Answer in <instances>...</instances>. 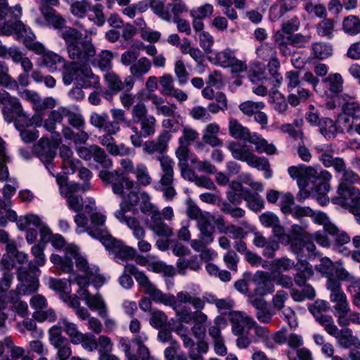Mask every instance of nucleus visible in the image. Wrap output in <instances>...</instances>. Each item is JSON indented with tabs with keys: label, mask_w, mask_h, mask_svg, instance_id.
Returning <instances> with one entry per match:
<instances>
[{
	"label": "nucleus",
	"mask_w": 360,
	"mask_h": 360,
	"mask_svg": "<svg viewBox=\"0 0 360 360\" xmlns=\"http://www.w3.org/2000/svg\"><path fill=\"white\" fill-rule=\"evenodd\" d=\"M61 142V139H53L50 141L48 138L42 137L33 146V151L41 161L50 163L56 156V150Z\"/></svg>",
	"instance_id": "obj_17"
},
{
	"label": "nucleus",
	"mask_w": 360,
	"mask_h": 360,
	"mask_svg": "<svg viewBox=\"0 0 360 360\" xmlns=\"http://www.w3.org/2000/svg\"><path fill=\"white\" fill-rule=\"evenodd\" d=\"M326 288L330 291V301L334 304L335 316L342 314L349 307L347 295L341 288L340 281L335 277H329L326 282Z\"/></svg>",
	"instance_id": "obj_13"
},
{
	"label": "nucleus",
	"mask_w": 360,
	"mask_h": 360,
	"mask_svg": "<svg viewBox=\"0 0 360 360\" xmlns=\"http://www.w3.org/2000/svg\"><path fill=\"white\" fill-rule=\"evenodd\" d=\"M342 29L350 35L360 33V18L353 15L345 17L342 21Z\"/></svg>",
	"instance_id": "obj_50"
},
{
	"label": "nucleus",
	"mask_w": 360,
	"mask_h": 360,
	"mask_svg": "<svg viewBox=\"0 0 360 360\" xmlns=\"http://www.w3.org/2000/svg\"><path fill=\"white\" fill-rule=\"evenodd\" d=\"M151 68V61L146 57H141L130 66L131 75L129 77H132L134 80L135 79L142 80L143 76L150 72Z\"/></svg>",
	"instance_id": "obj_33"
},
{
	"label": "nucleus",
	"mask_w": 360,
	"mask_h": 360,
	"mask_svg": "<svg viewBox=\"0 0 360 360\" xmlns=\"http://www.w3.org/2000/svg\"><path fill=\"white\" fill-rule=\"evenodd\" d=\"M78 344H81L83 349L88 352H93L98 348L97 339L91 333H83L75 343V345Z\"/></svg>",
	"instance_id": "obj_62"
},
{
	"label": "nucleus",
	"mask_w": 360,
	"mask_h": 360,
	"mask_svg": "<svg viewBox=\"0 0 360 360\" xmlns=\"http://www.w3.org/2000/svg\"><path fill=\"white\" fill-rule=\"evenodd\" d=\"M308 309L316 320L324 328L326 331L333 329L332 327L334 323L333 318L330 316L322 314L323 311H326L328 309V304L326 301L321 300H316L309 306Z\"/></svg>",
	"instance_id": "obj_22"
},
{
	"label": "nucleus",
	"mask_w": 360,
	"mask_h": 360,
	"mask_svg": "<svg viewBox=\"0 0 360 360\" xmlns=\"http://www.w3.org/2000/svg\"><path fill=\"white\" fill-rule=\"evenodd\" d=\"M234 51L230 49H226L216 54L215 59L217 63L224 68H228L236 58Z\"/></svg>",
	"instance_id": "obj_63"
},
{
	"label": "nucleus",
	"mask_w": 360,
	"mask_h": 360,
	"mask_svg": "<svg viewBox=\"0 0 360 360\" xmlns=\"http://www.w3.org/2000/svg\"><path fill=\"white\" fill-rule=\"evenodd\" d=\"M244 200L249 208L255 212L259 211L264 207V200L257 193H253L249 189L244 192Z\"/></svg>",
	"instance_id": "obj_47"
},
{
	"label": "nucleus",
	"mask_w": 360,
	"mask_h": 360,
	"mask_svg": "<svg viewBox=\"0 0 360 360\" xmlns=\"http://www.w3.org/2000/svg\"><path fill=\"white\" fill-rule=\"evenodd\" d=\"M295 268L297 272L294 275L293 279L297 286L302 287L313 276L314 271L312 266L305 260L300 261Z\"/></svg>",
	"instance_id": "obj_32"
},
{
	"label": "nucleus",
	"mask_w": 360,
	"mask_h": 360,
	"mask_svg": "<svg viewBox=\"0 0 360 360\" xmlns=\"http://www.w3.org/2000/svg\"><path fill=\"white\" fill-rule=\"evenodd\" d=\"M252 243L258 248H264L262 255L264 257L272 259L275 257V252L279 249V243L274 239H268L259 231L253 233Z\"/></svg>",
	"instance_id": "obj_25"
},
{
	"label": "nucleus",
	"mask_w": 360,
	"mask_h": 360,
	"mask_svg": "<svg viewBox=\"0 0 360 360\" xmlns=\"http://www.w3.org/2000/svg\"><path fill=\"white\" fill-rule=\"evenodd\" d=\"M171 139L172 134L168 131H162L156 139L142 142L143 151L149 155L156 153L158 155H164Z\"/></svg>",
	"instance_id": "obj_19"
},
{
	"label": "nucleus",
	"mask_w": 360,
	"mask_h": 360,
	"mask_svg": "<svg viewBox=\"0 0 360 360\" xmlns=\"http://www.w3.org/2000/svg\"><path fill=\"white\" fill-rule=\"evenodd\" d=\"M86 304L92 310H97L98 315L102 318H105L107 316V307L101 295L96 294L91 295L86 300Z\"/></svg>",
	"instance_id": "obj_46"
},
{
	"label": "nucleus",
	"mask_w": 360,
	"mask_h": 360,
	"mask_svg": "<svg viewBox=\"0 0 360 360\" xmlns=\"http://www.w3.org/2000/svg\"><path fill=\"white\" fill-rule=\"evenodd\" d=\"M274 108L280 114H283L288 108V103L284 96L278 91H273L270 95Z\"/></svg>",
	"instance_id": "obj_59"
},
{
	"label": "nucleus",
	"mask_w": 360,
	"mask_h": 360,
	"mask_svg": "<svg viewBox=\"0 0 360 360\" xmlns=\"http://www.w3.org/2000/svg\"><path fill=\"white\" fill-rule=\"evenodd\" d=\"M110 114L112 117V121L109 120L107 113L92 112L89 117V122L93 127L103 129L105 132L98 137V141L110 155L113 156L129 155L131 153V149L124 143L117 144L113 136L120 131V125L124 124L131 130L129 139L135 148L142 146L143 137L140 133V129L127 117L123 109L112 108Z\"/></svg>",
	"instance_id": "obj_1"
},
{
	"label": "nucleus",
	"mask_w": 360,
	"mask_h": 360,
	"mask_svg": "<svg viewBox=\"0 0 360 360\" xmlns=\"http://www.w3.org/2000/svg\"><path fill=\"white\" fill-rule=\"evenodd\" d=\"M103 6L101 4L92 5L89 0L76 1L71 4V13L79 18H84L89 11H93L94 17L92 19L98 26H102L105 22L103 13Z\"/></svg>",
	"instance_id": "obj_12"
},
{
	"label": "nucleus",
	"mask_w": 360,
	"mask_h": 360,
	"mask_svg": "<svg viewBox=\"0 0 360 360\" xmlns=\"http://www.w3.org/2000/svg\"><path fill=\"white\" fill-rule=\"evenodd\" d=\"M175 298L176 307L174 309L180 324L193 321L205 306V302L202 298L188 292H179Z\"/></svg>",
	"instance_id": "obj_3"
},
{
	"label": "nucleus",
	"mask_w": 360,
	"mask_h": 360,
	"mask_svg": "<svg viewBox=\"0 0 360 360\" xmlns=\"http://www.w3.org/2000/svg\"><path fill=\"white\" fill-rule=\"evenodd\" d=\"M139 123L140 124V133L143 138L153 136L155 134L157 121L154 116L149 115V117L139 122Z\"/></svg>",
	"instance_id": "obj_54"
},
{
	"label": "nucleus",
	"mask_w": 360,
	"mask_h": 360,
	"mask_svg": "<svg viewBox=\"0 0 360 360\" xmlns=\"http://www.w3.org/2000/svg\"><path fill=\"white\" fill-rule=\"evenodd\" d=\"M127 212L119 210L115 213V217L133 231V235L136 239L143 238L146 235L143 227L141 226L139 221L136 217L126 216L125 213Z\"/></svg>",
	"instance_id": "obj_28"
},
{
	"label": "nucleus",
	"mask_w": 360,
	"mask_h": 360,
	"mask_svg": "<svg viewBox=\"0 0 360 360\" xmlns=\"http://www.w3.org/2000/svg\"><path fill=\"white\" fill-rule=\"evenodd\" d=\"M294 217L300 219L304 217L314 218L319 222H322L326 219V215L322 213H316L309 207H302L297 205L293 207L290 213Z\"/></svg>",
	"instance_id": "obj_43"
},
{
	"label": "nucleus",
	"mask_w": 360,
	"mask_h": 360,
	"mask_svg": "<svg viewBox=\"0 0 360 360\" xmlns=\"http://www.w3.org/2000/svg\"><path fill=\"white\" fill-rule=\"evenodd\" d=\"M160 94L167 97H173L179 103L187 101L188 96L186 92L175 88L174 79L170 74H164L159 77Z\"/></svg>",
	"instance_id": "obj_18"
},
{
	"label": "nucleus",
	"mask_w": 360,
	"mask_h": 360,
	"mask_svg": "<svg viewBox=\"0 0 360 360\" xmlns=\"http://www.w3.org/2000/svg\"><path fill=\"white\" fill-rule=\"evenodd\" d=\"M7 353L6 360H34V359L27 354H25V350L22 347L15 346L11 340H5Z\"/></svg>",
	"instance_id": "obj_38"
},
{
	"label": "nucleus",
	"mask_w": 360,
	"mask_h": 360,
	"mask_svg": "<svg viewBox=\"0 0 360 360\" xmlns=\"http://www.w3.org/2000/svg\"><path fill=\"white\" fill-rule=\"evenodd\" d=\"M70 58L82 63H88L96 55L95 48L89 40L77 41L67 49Z\"/></svg>",
	"instance_id": "obj_16"
},
{
	"label": "nucleus",
	"mask_w": 360,
	"mask_h": 360,
	"mask_svg": "<svg viewBox=\"0 0 360 360\" xmlns=\"http://www.w3.org/2000/svg\"><path fill=\"white\" fill-rule=\"evenodd\" d=\"M333 328L331 330H326V332L335 337L338 344L344 348H350L354 347L356 349H360V340L352 335V332L349 328L339 330L338 326L333 323Z\"/></svg>",
	"instance_id": "obj_20"
},
{
	"label": "nucleus",
	"mask_w": 360,
	"mask_h": 360,
	"mask_svg": "<svg viewBox=\"0 0 360 360\" xmlns=\"http://www.w3.org/2000/svg\"><path fill=\"white\" fill-rule=\"evenodd\" d=\"M92 158L94 160L101 165L104 168V170L108 171L112 167V161L108 158L105 151L100 146L95 145L93 150Z\"/></svg>",
	"instance_id": "obj_48"
},
{
	"label": "nucleus",
	"mask_w": 360,
	"mask_h": 360,
	"mask_svg": "<svg viewBox=\"0 0 360 360\" xmlns=\"http://www.w3.org/2000/svg\"><path fill=\"white\" fill-rule=\"evenodd\" d=\"M152 104L154 105L157 115L164 117H178L176 112V105L174 103L166 104L164 98L158 95H151L149 97Z\"/></svg>",
	"instance_id": "obj_29"
},
{
	"label": "nucleus",
	"mask_w": 360,
	"mask_h": 360,
	"mask_svg": "<svg viewBox=\"0 0 360 360\" xmlns=\"http://www.w3.org/2000/svg\"><path fill=\"white\" fill-rule=\"evenodd\" d=\"M89 234L92 237L98 239L105 248L108 250L111 251L112 253H114L115 250L117 249L120 242L122 241L115 238L112 235L108 233L107 230L105 231L96 232L91 228L89 231Z\"/></svg>",
	"instance_id": "obj_34"
},
{
	"label": "nucleus",
	"mask_w": 360,
	"mask_h": 360,
	"mask_svg": "<svg viewBox=\"0 0 360 360\" xmlns=\"http://www.w3.org/2000/svg\"><path fill=\"white\" fill-rule=\"evenodd\" d=\"M60 37L66 44V49L82 39V33L77 29L72 27H65L60 30Z\"/></svg>",
	"instance_id": "obj_42"
},
{
	"label": "nucleus",
	"mask_w": 360,
	"mask_h": 360,
	"mask_svg": "<svg viewBox=\"0 0 360 360\" xmlns=\"http://www.w3.org/2000/svg\"><path fill=\"white\" fill-rule=\"evenodd\" d=\"M253 281L257 285L255 292L259 295L271 294L275 290V285L270 278L269 273L267 271H257L253 276Z\"/></svg>",
	"instance_id": "obj_27"
},
{
	"label": "nucleus",
	"mask_w": 360,
	"mask_h": 360,
	"mask_svg": "<svg viewBox=\"0 0 360 360\" xmlns=\"http://www.w3.org/2000/svg\"><path fill=\"white\" fill-rule=\"evenodd\" d=\"M148 1L155 14L167 22L172 21V13L165 8L166 0H148Z\"/></svg>",
	"instance_id": "obj_45"
},
{
	"label": "nucleus",
	"mask_w": 360,
	"mask_h": 360,
	"mask_svg": "<svg viewBox=\"0 0 360 360\" xmlns=\"http://www.w3.org/2000/svg\"><path fill=\"white\" fill-rule=\"evenodd\" d=\"M319 130L327 139L334 138L337 133L336 126L334 121L328 117L321 118L319 122Z\"/></svg>",
	"instance_id": "obj_56"
},
{
	"label": "nucleus",
	"mask_w": 360,
	"mask_h": 360,
	"mask_svg": "<svg viewBox=\"0 0 360 360\" xmlns=\"http://www.w3.org/2000/svg\"><path fill=\"white\" fill-rule=\"evenodd\" d=\"M188 146L185 144H179L175 151V155L178 160V166L182 176H185L187 172L189 173L188 161L191 150Z\"/></svg>",
	"instance_id": "obj_36"
},
{
	"label": "nucleus",
	"mask_w": 360,
	"mask_h": 360,
	"mask_svg": "<svg viewBox=\"0 0 360 360\" xmlns=\"http://www.w3.org/2000/svg\"><path fill=\"white\" fill-rule=\"evenodd\" d=\"M116 257L122 260L133 259L136 256V250L132 247L126 245L122 241L113 253Z\"/></svg>",
	"instance_id": "obj_61"
},
{
	"label": "nucleus",
	"mask_w": 360,
	"mask_h": 360,
	"mask_svg": "<svg viewBox=\"0 0 360 360\" xmlns=\"http://www.w3.org/2000/svg\"><path fill=\"white\" fill-rule=\"evenodd\" d=\"M62 325L64 331L68 335L70 342L75 345L76 340L82 336V333L79 331L75 323L68 321L67 319H62L59 321Z\"/></svg>",
	"instance_id": "obj_57"
},
{
	"label": "nucleus",
	"mask_w": 360,
	"mask_h": 360,
	"mask_svg": "<svg viewBox=\"0 0 360 360\" xmlns=\"http://www.w3.org/2000/svg\"><path fill=\"white\" fill-rule=\"evenodd\" d=\"M350 312V308L342 314L338 315L337 321L339 326L346 327L350 323L360 325V313L357 311Z\"/></svg>",
	"instance_id": "obj_52"
},
{
	"label": "nucleus",
	"mask_w": 360,
	"mask_h": 360,
	"mask_svg": "<svg viewBox=\"0 0 360 360\" xmlns=\"http://www.w3.org/2000/svg\"><path fill=\"white\" fill-rule=\"evenodd\" d=\"M112 53L110 51L103 50L94 59V63L96 64L102 71L108 72L112 68Z\"/></svg>",
	"instance_id": "obj_53"
},
{
	"label": "nucleus",
	"mask_w": 360,
	"mask_h": 360,
	"mask_svg": "<svg viewBox=\"0 0 360 360\" xmlns=\"http://www.w3.org/2000/svg\"><path fill=\"white\" fill-rule=\"evenodd\" d=\"M23 111L22 105L17 98H13L10 102L4 106L2 113L5 120L8 122H12Z\"/></svg>",
	"instance_id": "obj_37"
},
{
	"label": "nucleus",
	"mask_w": 360,
	"mask_h": 360,
	"mask_svg": "<svg viewBox=\"0 0 360 360\" xmlns=\"http://www.w3.org/2000/svg\"><path fill=\"white\" fill-rule=\"evenodd\" d=\"M50 344L57 350L58 360H68L72 355V348L68 340L63 336L62 328L53 326L49 330Z\"/></svg>",
	"instance_id": "obj_14"
},
{
	"label": "nucleus",
	"mask_w": 360,
	"mask_h": 360,
	"mask_svg": "<svg viewBox=\"0 0 360 360\" xmlns=\"http://www.w3.org/2000/svg\"><path fill=\"white\" fill-rule=\"evenodd\" d=\"M199 138V133L193 128L183 125L182 126V135L179 138V144H185L191 146L193 143L196 141Z\"/></svg>",
	"instance_id": "obj_55"
},
{
	"label": "nucleus",
	"mask_w": 360,
	"mask_h": 360,
	"mask_svg": "<svg viewBox=\"0 0 360 360\" xmlns=\"http://www.w3.org/2000/svg\"><path fill=\"white\" fill-rule=\"evenodd\" d=\"M176 267L179 274L185 275L188 269L197 271L201 268V263L197 255L189 259L179 258L176 262Z\"/></svg>",
	"instance_id": "obj_39"
},
{
	"label": "nucleus",
	"mask_w": 360,
	"mask_h": 360,
	"mask_svg": "<svg viewBox=\"0 0 360 360\" xmlns=\"http://www.w3.org/2000/svg\"><path fill=\"white\" fill-rule=\"evenodd\" d=\"M339 196L332 198L334 204L360 210V190L354 186H345L339 184L338 188Z\"/></svg>",
	"instance_id": "obj_15"
},
{
	"label": "nucleus",
	"mask_w": 360,
	"mask_h": 360,
	"mask_svg": "<svg viewBox=\"0 0 360 360\" xmlns=\"http://www.w3.org/2000/svg\"><path fill=\"white\" fill-rule=\"evenodd\" d=\"M227 148L231 151L234 159L245 162L249 166L263 171L266 179L271 176L269 160L265 157L256 155L248 145L231 141L229 143Z\"/></svg>",
	"instance_id": "obj_4"
},
{
	"label": "nucleus",
	"mask_w": 360,
	"mask_h": 360,
	"mask_svg": "<svg viewBox=\"0 0 360 360\" xmlns=\"http://www.w3.org/2000/svg\"><path fill=\"white\" fill-rule=\"evenodd\" d=\"M40 270L32 262L28 264V267L20 266L18 269L17 277L20 282L18 290L22 295H30L38 290V276Z\"/></svg>",
	"instance_id": "obj_11"
},
{
	"label": "nucleus",
	"mask_w": 360,
	"mask_h": 360,
	"mask_svg": "<svg viewBox=\"0 0 360 360\" xmlns=\"http://www.w3.org/2000/svg\"><path fill=\"white\" fill-rule=\"evenodd\" d=\"M99 178L105 184H110L113 193L123 198L120 210L130 211L131 207L138 205L141 193L134 190L136 182L123 172L118 170L112 172L101 170L98 174Z\"/></svg>",
	"instance_id": "obj_2"
},
{
	"label": "nucleus",
	"mask_w": 360,
	"mask_h": 360,
	"mask_svg": "<svg viewBox=\"0 0 360 360\" xmlns=\"http://www.w3.org/2000/svg\"><path fill=\"white\" fill-rule=\"evenodd\" d=\"M79 72V63L71 62L68 65L64 64V71L63 72V81L65 84H70L75 78H76Z\"/></svg>",
	"instance_id": "obj_60"
},
{
	"label": "nucleus",
	"mask_w": 360,
	"mask_h": 360,
	"mask_svg": "<svg viewBox=\"0 0 360 360\" xmlns=\"http://www.w3.org/2000/svg\"><path fill=\"white\" fill-rule=\"evenodd\" d=\"M146 224L147 227L158 236L170 238L174 235L172 229L165 223L160 211H155L153 216L146 220Z\"/></svg>",
	"instance_id": "obj_23"
},
{
	"label": "nucleus",
	"mask_w": 360,
	"mask_h": 360,
	"mask_svg": "<svg viewBox=\"0 0 360 360\" xmlns=\"http://www.w3.org/2000/svg\"><path fill=\"white\" fill-rule=\"evenodd\" d=\"M157 159L160 162L162 171L158 189L167 200H172L176 195L174 186V162L168 155H158Z\"/></svg>",
	"instance_id": "obj_9"
},
{
	"label": "nucleus",
	"mask_w": 360,
	"mask_h": 360,
	"mask_svg": "<svg viewBox=\"0 0 360 360\" xmlns=\"http://www.w3.org/2000/svg\"><path fill=\"white\" fill-rule=\"evenodd\" d=\"M91 184L89 183L65 184L60 186V193L66 199L68 207L76 213L81 212L84 207V200L79 192L84 193L91 190Z\"/></svg>",
	"instance_id": "obj_10"
},
{
	"label": "nucleus",
	"mask_w": 360,
	"mask_h": 360,
	"mask_svg": "<svg viewBox=\"0 0 360 360\" xmlns=\"http://www.w3.org/2000/svg\"><path fill=\"white\" fill-rule=\"evenodd\" d=\"M184 346L188 347V356L191 360H205L202 354L209 350V344L205 340L195 342L188 334L181 338Z\"/></svg>",
	"instance_id": "obj_21"
},
{
	"label": "nucleus",
	"mask_w": 360,
	"mask_h": 360,
	"mask_svg": "<svg viewBox=\"0 0 360 360\" xmlns=\"http://www.w3.org/2000/svg\"><path fill=\"white\" fill-rule=\"evenodd\" d=\"M333 54V47L325 42H315L311 45V56L318 60H325Z\"/></svg>",
	"instance_id": "obj_41"
},
{
	"label": "nucleus",
	"mask_w": 360,
	"mask_h": 360,
	"mask_svg": "<svg viewBox=\"0 0 360 360\" xmlns=\"http://www.w3.org/2000/svg\"><path fill=\"white\" fill-rule=\"evenodd\" d=\"M0 84L7 88H18V82L8 74V67L5 62L0 60Z\"/></svg>",
	"instance_id": "obj_58"
},
{
	"label": "nucleus",
	"mask_w": 360,
	"mask_h": 360,
	"mask_svg": "<svg viewBox=\"0 0 360 360\" xmlns=\"http://www.w3.org/2000/svg\"><path fill=\"white\" fill-rule=\"evenodd\" d=\"M108 87L114 93H118L125 88L126 91H129L134 87L135 82L132 77H127L124 82L114 72H108L104 75Z\"/></svg>",
	"instance_id": "obj_26"
},
{
	"label": "nucleus",
	"mask_w": 360,
	"mask_h": 360,
	"mask_svg": "<svg viewBox=\"0 0 360 360\" xmlns=\"http://www.w3.org/2000/svg\"><path fill=\"white\" fill-rule=\"evenodd\" d=\"M197 223L198 228L200 230V238L205 239L207 243H212L214 227L212 225L209 217H206Z\"/></svg>",
	"instance_id": "obj_44"
},
{
	"label": "nucleus",
	"mask_w": 360,
	"mask_h": 360,
	"mask_svg": "<svg viewBox=\"0 0 360 360\" xmlns=\"http://www.w3.org/2000/svg\"><path fill=\"white\" fill-rule=\"evenodd\" d=\"M127 271L131 273L139 285L141 291L148 295L153 301L162 303L175 309L176 298L174 295L164 294L150 282L143 272L139 271L135 265L134 266H128Z\"/></svg>",
	"instance_id": "obj_6"
},
{
	"label": "nucleus",
	"mask_w": 360,
	"mask_h": 360,
	"mask_svg": "<svg viewBox=\"0 0 360 360\" xmlns=\"http://www.w3.org/2000/svg\"><path fill=\"white\" fill-rule=\"evenodd\" d=\"M220 127L217 123H210L206 125L202 136V141L212 147H218L223 145V141L218 137Z\"/></svg>",
	"instance_id": "obj_30"
},
{
	"label": "nucleus",
	"mask_w": 360,
	"mask_h": 360,
	"mask_svg": "<svg viewBox=\"0 0 360 360\" xmlns=\"http://www.w3.org/2000/svg\"><path fill=\"white\" fill-rule=\"evenodd\" d=\"M1 28V33L5 34H10L12 32L20 34L24 37L23 44L25 47L29 50L34 51L37 54H44L45 52L44 46L38 42L34 41L35 35L31 31L30 28L22 23L20 20H15L14 22L5 21L4 25H0Z\"/></svg>",
	"instance_id": "obj_8"
},
{
	"label": "nucleus",
	"mask_w": 360,
	"mask_h": 360,
	"mask_svg": "<svg viewBox=\"0 0 360 360\" xmlns=\"http://www.w3.org/2000/svg\"><path fill=\"white\" fill-rule=\"evenodd\" d=\"M229 131L230 135L234 139L247 141L252 134L249 129L244 127L238 120L234 118L229 120Z\"/></svg>",
	"instance_id": "obj_35"
},
{
	"label": "nucleus",
	"mask_w": 360,
	"mask_h": 360,
	"mask_svg": "<svg viewBox=\"0 0 360 360\" xmlns=\"http://www.w3.org/2000/svg\"><path fill=\"white\" fill-rule=\"evenodd\" d=\"M60 4V0H39V10L41 17L36 18V23L39 26H49L55 30L64 27L67 20L55 9Z\"/></svg>",
	"instance_id": "obj_7"
},
{
	"label": "nucleus",
	"mask_w": 360,
	"mask_h": 360,
	"mask_svg": "<svg viewBox=\"0 0 360 360\" xmlns=\"http://www.w3.org/2000/svg\"><path fill=\"white\" fill-rule=\"evenodd\" d=\"M228 319L231 324V332L237 337L236 347L239 349L248 348L252 342L248 333L245 334V329L250 330L254 319L243 311H231L228 314Z\"/></svg>",
	"instance_id": "obj_5"
},
{
	"label": "nucleus",
	"mask_w": 360,
	"mask_h": 360,
	"mask_svg": "<svg viewBox=\"0 0 360 360\" xmlns=\"http://www.w3.org/2000/svg\"><path fill=\"white\" fill-rule=\"evenodd\" d=\"M342 112L345 115L352 117V122L360 120V103L356 101L345 103L342 106Z\"/></svg>",
	"instance_id": "obj_64"
},
{
	"label": "nucleus",
	"mask_w": 360,
	"mask_h": 360,
	"mask_svg": "<svg viewBox=\"0 0 360 360\" xmlns=\"http://www.w3.org/2000/svg\"><path fill=\"white\" fill-rule=\"evenodd\" d=\"M136 181V185L139 184L142 186H147L152 182V177L150 176L148 167L143 164L136 165L134 171Z\"/></svg>",
	"instance_id": "obj_49"
},
{
	"label": "nucleus",
	"mask_w": 360,
	"mask_h": 360,
	"mask_svg": "<svg viewBox=\"0 0 360 360\" xmlns=\"http://www.w3.org/2000/svg\"><path fill=\"white\" fill-rule=\"evenodd\" d=\"M255 146V151L258 153H266L269 155L277 153V148L273 143H268L267 140L257 133H253L248 141Z\"/></svg>",
	"instance_id": "obj_31"
},
{
	"label": "nucleus",
	"mask_w": 360,
	"mask_h": 360,
	"mask_svg": "<svg viewBox=\"0 0 360 360\" xmlns=\"http://www.w3.org/2000/svg\"><path fill=\"white\" fill-rule=\"evenodd\" d=\"M321 82L324 88V95L327 97L338 96L343 91L344 79L340 73H330L322 79Z\"/></svg>",
	"instance_id": "obj_24"
},
{
	"label": "nucleus",
	"mask_w": 360,
	"mask_h": 360,
	"mask_svg": "<svg viewBox=\"0 0 360 360\" xmlns=\"http://www.w3.org/2000/svg\"><path fill=\"white\" fill-rule=\"evenodd\" d=\"M334 28V20L330 18H325L316 25V30L320 37L330 39L333 37Z\"/></svg>",
	"instance_id": "obj_51"
},
{
	"label": "nucleus",
	"mask_w": 360,
	"mask_h": 360,
	"mask_svg": "<svg viewBox=\"0 0 360 360\" xmlns=\"http://www.w3.org/2000/svg\"><path fill=\"white\" fill-rule=\"evenodd\" d=\"M207 316L201 312L193 321L194 324L191 330L193 336L198 340H204L206 335V322Z\"/></svg>",
	"instance_id": "obj_40"
}]
</instances>
